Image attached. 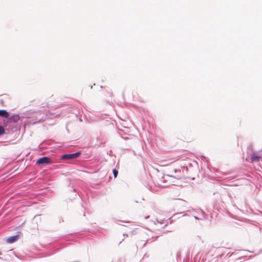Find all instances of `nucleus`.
I'll return each mask as SVG.
<instances>
[{
  "label": "nucleus",
  "mask_w": 262,
  "mask_h": 262,
  "mask_svg": "<svg viewBox=\"0 0 262 262\" xmlns=\"http://www.w3.org/2000/svg\"><path fill=\"white\" fill-rule=\"evenodd\" d=\"M261 159L260 151L254 152L250 154L248 158L246 159V161L251 163L257 162Z\"/></svg>",
  "instance_id": "nucleus-1"
},
{
  "label": "nucleus",
  "mask_w": 262,
  "mask_h": 262,
  "mask_svg": "<svg viewBox=\"0 0 262 262\" xmlns=\"http://www.w3.org/2000/svg\"><path fill=\"white\" fill-rule=\"evenodd\" d=\"M52 163L51 159L47 157H43L38 159L36 164L38 165H46Z\"/></svg>",
  "instance_id": "nucleus-2"
},
{
  "label": "nucleus",
  "mask_w": 262,
  "mask_h": 262,
  "mask_svg": "<svg viewBox=\"0 0 262 262\" xmlns=\"http://www.w3.org/2000/svg\"><path fill=\"white\" fill-rule=\"evenodd\" d=\"M80 155V152L63 155L61 157V159H62V160L74 159H76L77 158H78Z\"/></svg>",
  "instance_id": "nucleus-3"
},
{
  "label": "nucleus",
  "mask_w": 262,
  "mask_h": 262,
  "mask_svg": "<svg viewBox=\"0 0 262 262\" xmlns=\"http://www.w3.org/2000/svg\"><path fill=\"white\" fill-rule=\"evenodd\" d=\"M18 236H19L18 235H16L9 237L7 239V240H6L7 242L9 244L13 243L15 242L16 241H17V240L18 239Z\"/></svg>",
  "instance_id": "nucleus-4"
},
{
  "label": "nucleus",
  "mask_w": 262,
  "mask_h": 262,
  "mask_svg": "<svg viewBox=\"0 0 262 262\" xmlns=\"http://www.w3.org/2000/svg\"><path fill=\"white\" fill-rule=\"evenodd\" d=\"M0 116L5 118H8L9 117V114L6 110H0Z\"/></svg>",
  "instance_id": "nucleus-5"
},
{
  "label": "nucleus",
  "mask_w": 262,
  "mask_h": 262,
  "mask_svg": "<svg viewBox=\"0 0 262 262\" xmlns=\"http://www.w3.org/2000/svg\"><path fill=\"white\" fill-rule=\"evenodd\" d=\"M10 119L12 120H13L14 122H16L19 119V117L17 115H13L12 116Z\"/></svg>",
  "instance_id": "nucleus-6"
},
{
  "label": "nucleus",
  "mask_w": 262,
  "mask_h": 262,
  "mask_svg": "<svg viewBox=\"0 0 262 262\" xmlns=\"http://www.w3.org/2000/svg\"><path fill=\"white\" fill-rule=\"evenodd\" d=\"M5 133V129L2 126H0V135L4 134Z\"/></svg>",
  "instance_id": "nucleus-7"
},
{
  "label": "nucleus",
  "mask_w": 262,
  "mask_h": 262,
  "mask_svg": "<svg viewBox=\"0 0 262 262\" xmlns=\"http://www.w3.org/2000/svg\"><path fill=\"white\" fill-rule=\"evenodd\" d=\"M114 177L116 178L118 175V170L117 169H114L113 171Z\"/></svg>",
  "instance_id": "nucleus-8"
},
{
  "label": "nucleus",
  "mask_w": 262,
  "mask_h": 262,
  "mask_svg": "<svg viewBox=\"0 0 262 262\" xmlns=\"http://www.w3.org/2000/svg\"><path fill=\"white\" fill-rule=\"evenodd\" d=\"M119 222H121L122 221L121 220L118 221Z\"/></svg>",
  "instance_id": "nucleus-9"
}]
</instances>
